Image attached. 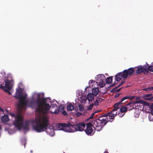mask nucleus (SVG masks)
<instances>
[{
    "label": "nucleus",
    "instance_id": "obj_1",
    "mask_svg": "<svg viewBox=\"0 0 153 153\" xmlns=\"http://www.w3.org/2000/svg\"><path fill=\"white\" fill-rule=\"evenodd\" d=\"M46 100V98L38 97L36 101L34 100L30 101H26V105L22 108L20 107L19 109L21 111L27 105L32 108H34L36 106L35 109L38 112L44 114H47L49 113L51 105L47 103Z\"/></svg>",
    "mask_w": 153,
    "mask_h": 153
},
{
    "label": "nucleus",
    "instance_id": "obj_2",
    "mask_svg": "<svg viewBox=\"0 0 153 153\" xmlns=\"http://www.w3.org/2000/svg\"><path fill=\"white\" fill-rule=\"evenodd\" d=\"M36 125L33 126V129L37 132L45 131L49 135L53 136L54 134V129L48 128L49 125L48 117L43 116L38 118L36 121Z\"/></svg>",
    "mask_w": 153,
    "mask_h": 153
},
{
    "label": "nucleus",
    "instance_id": "obj_3",
    "mask_svg": "<svg viewBox=\"0 0 153 153\" xmlns=\"http://www.w3.org/2000/svg\"><path fill=\"white\" fill-rule=\"evenodd\" d=\"M86 124L84 123H79L76 125H71L69 122L67 124L59 123L56 124L57 130H63L68 132H73L77 131H82L84 130Z\"/></svg>",
    "mask_w": 153,
    "mask_h": 153
},
{
    "label": "nucleus",
    "instance_id": "obj_4",
    "mask_svg": "<svg viewBox=\"0 0 153 153\" xmlns=\"http://www.w3.org/2000/svg\"><path fill=\"white\" fill-rule=\"evenodd\" d=\"M11 115L15 118V121L13 124L19 129L23 128L25 130H28L29 121H25L23 124V118L22 116L20 114H16L11 113Z\"/></svg>",
    "mask_w": 153,
    "mask_h": 153
},
{
    "label": "nucleus",
    "instance_id": "obj_5",
    "mask_svg": "<svg viewBox=\"0 0 153 153\" xmlns=\"http://www.w3.org/2000/svg\"><path fill=\"white\" fill-rule=\"evenodd\" d=\"M16 96L15 97L17 99H19V104L18 105V108H19L20 107H22L27 104L25 99L26 97L23 96L22 92L19 90L18 89L17 90L16 92Z\"/></svg>",
    "mask_w": 153,
    "mask_h": 153
},
{
    "label": "nucleus",
    "instance_id": "obj_6",
    "mask_svg": "<svg viewBox=\"0 0 153 153\" xmlns=\"http://www.w3.org/2000/svg\"><path fill=\"white\" fill-rule=\"evenodd\" d=\"M12 81L7 79L5 82L4 86H3L0 84V88L3 89L4 91L7 92L9 95H11V93L10 91L11 90L12 86Z\"/></svg>",
    "mask_w": 153,
    "mask_h": 153
},
{
    "label": "nucleus",
    "instance_id": "obj_7",
    "mask_svg": "<svg viewBox=\"0 0 153 153\" xmlns=\"http://www.w3.org/2000/svg\"><path fill=\"white\" fill-rule=\"evenodd\" d=\"M104 117L103 116V115L101 117H99L98 119L96 120L95 121V124H97V123L102 126H104L108 122V121L106 120V118H103Z\"/></svg>",
    "mask_w": 153,
    "mask_h": 153
},
{
    "label": "nucleus",
    "instance_id": "obj_8",
    "mask_svg": "<svg viewBox=\"0 0 153 153\" xmlns=\"http://www.w3.org/2000/svg\"><path fill=\"white\" fill-rule=\"evenodd\" d=\"M92 124L90 123H88L86 124V128L85 130V131L87 134L91 135L94 134L93 133V130L92 128Z\"/></svg>",
    "mask_w": 153,
    "mask_h": 153
},
{
    "label": "nucleus",
    "instance_id": "obj_9",
    "mask_svg": "<svg viewBox=\"0 0 153 153\" xmlns=\"http://www.w3.org/2000/svg\"><path fill=\"white\" fill-rule=\"evenodd\" d=\"M143 102L141 100H139L134 101L133 102H129L128 104L126 105L128 110H130L133 109L134 108V105L136 104L140 103H143Z\"/></svg>",
    "mask_w": 153,
    "mask_h": 153
},
{
    "label": "nucleus",
    "instance_id": "obj_10",
    "mask_svg": "<svg viewBox=\"0 0 153 153\" xmlns=\"http://www.w3.org/2000/svg\"><path fill=\"white\" fill-rule=\"evenodd\" d=\"M122 103L120 102V101L115 103L114 105V108L113 109L109 112H111V114L115 117L117 115V110L120 108V104Z\"/></svg>",
    "mask_w": 153,
    "mask_h": 153
},
{
    "label": "nucleus",
    "instance_id": "obj_11",
    "mask_svg": "<svg viewBox=\"0 0 153 153\" xmlns=\"http://www.w3.org/2000/svg\"><path fill=\"white\" fill-rule=\"evenodd\" d=\"M124 72V77L127 78L128 75H131L134 72V68H131L127 70L123 71Z\"/></svg>",
    "mask_w": 153,
    "mask_h": 153
},
{
    "label": "nucleus",
    "instance_id": "obj_12",
    "mask_svg": "<svg viewBox=\"0 0 153 153\" xmlns=\"http://www.w3.org/2000/svg\"><path fill=\"white\" fill-rule=\"evenodd\" d=\"M103 116L106 117L107 120L108 122H112L114 120L115 117L111 114V112H109L103 115Z\"/></svg>",
    "mask_w": 153,
    "mask_h": 153
},
{
    "label": "nucleus",
    "instance_id": "obj_13",
    "mask_svg": "<svg viewBox=\"0 0 153 153\" xmlns=\"http://www.w3.org/2000/svg\"><path fill=\"white\" fill-rule=\"evenodd\" d=\"M124 72L123 71V73L122 72H120L117 75L115 76V80L117 82H118L120 81V80H121L122 78H123L124 79H126V78H124Z\"/></svg>",
    "mask_w": 153,
    "mask_h": 153
},
{
    "label": "nucleus",
    "instance_id": "obj_14",
    "mask_svg": "<svg viewBox=\"0 0 153 153\" xmlns=\"http://www.w3.org/2000/svg\"><path fill=\"white\" fill-rule=\"evenodd\" d=\"M134 70H136V74H138L142 72H143V66H139L137 67H134Z\"/></svg>",
    "mask_w": 153,
    "mask_h": 153
},
{
    "label": "nucleus",
    "instance_id": "obj_15",
    "mask_svg": "<svg viewBox=\"0 0 153 153\" xmlns=\"http://www.w3.org/2000/svg\"><path fill=\"white\" fill-rule=\"evenodd\" d=\"M121 104H120V112L121 113H125L126 111H127L128 110V109L127 107V106L126 105L125 106H122L121 105Z\"/></svg>",
    "mask_w": 153,
    "mask_h": 153
},
{
    "label": "nucleus",
    "instance_id": "obj_16",
    "mask_svg": "<svg viewBox=\"0 0 153 153\" xmlns=\"http://www.w3.org/2000/svg\"><path fill=\"white\" fill-rule=\"evenodd\" d=\"M135 97L134 96H130L129 95H127L125 97H123L122 99L120 101V102H121V103H122V102L125 100H126V99H130L131 100H132L133 99L134 97Z\"/></svg>",
    "mask_w": 153,
    "mask_h": 153
},
{
    "label": "nucleus",
    "instance_id": "obj_17",
    "mask_svg": "<svg viewBox=\"0 0 153 153\" xmlns=\"http://www.w3.org/2000/svg\"><path fill=\"white\" fill-rule=\"evenodd\" d=\"M94 125L95 126L94 127L95 129L97 131H100L102 128V126L100 125L98 123H97V124H95V122L94 123Z\"/></svg>",
    "mask_w": 153,
    "mask_h": 153
},
{
    "label": "nucleus",
    "instance_id": "obj_18",
    "mask_svg": "<svg viewBox=\"0 0 153 153\" xmlns=\"http://www.w3.org/2000/svg\"><path fill=\"white\" fill-rule=\"evenodd\" d=\"M94 98V95L92 93H89L87 95V99L89 101H92Z\"/></svg>",
    "mask_w": 153,
    "mask_h": 153
},
{
    "label": "nucleus",
    "instance_id": "obj_19",
    "mask_svg": "<svg viewBox=\"0 0 153 153\" xmlns=\"http://www.w3.org/2000/svg\"><path fill=\"white\" fill-rule=\"evenodd\" d=\"M92 94L94 96H97L99 93V89L98 88H94L92 89Z\"/></svg>",
    "mask_w": 153,
    "mask_h": 153
},
{
    "label": "nucleus",
    "instance_id": "obj_20",
    "mask_svg": "<svg viewBox=\"0 0 153 153\" xmlns=\"http://www.w3.org/2000/svg\"><path fill=\"white\" fill-rule=\"evenodd\" d=\"M152 94H145L144 95V97H150L149 98H147L146 99L148 100H153V97H152Z\"/></svg>",
    "mask_w": 153,
    "mask_h": 153
},
{
    "label": "nucleus",
    "instance_id": "obj_21",
    "mask_svg": "<svg viewBox=\"0 0 153 153\" xmlns=\"http://www.w3.org/2000/svg\"><path fill=\"white\" fill-rule=\"evenodd\" d=\"M146 64L143 65V73H145V72H146V74H148L149 72L148 69L149 65L147 64L146 62Z\"/></svg>",
    "mask_w": 153,
    "mask_h": 153
},
{
    "label": "nucleus",
    "instance_id": "obj_22",
    "mask_svg": "<svg viewBox=\"0 0 153 153\" xmlns=\"http://www.w3.org/2000/svg\"><path fill=\"white\" fill-rule=\"evenodd\" d=\"M67 109L68 111H72L74 109V106L71 103H69L67 105Z\"/></svg>",
    "mask_w": 153,
    "mask_h": 153
},
{
    "label": "nucleus",
    "instance_id": "obj_23",
    "mask_svg": "<svg viewBox=\"0 0 153 153\" xmlns=\"http://www.w3.org/2000/svg\"><path fill=\"white\" fill-rule=\"evenodd\" d=\"M2 121L4 122H7L9 120L8 116L7 115H4L1 117Z\"/></svg>",
    "mask_w": 153,
    "mask_h": 153
},
{
    "label": "nucleus",
    "instance_id": "obj_24",
    "mask_svg": "<svg viewBox=\"0 0 153 153\" xmlns=\"http://www.w3.org/2000/svg\"><path fill=\"white\" fill-rule=\"evenodd\" d=\"M105 76L102 74H100L97 75L95 77V79L96 80H98L100 79V80L102 79V78L103 77H105Z\"/></svg>",
    "mask_w": 153,
    "mask_h": 153
},
{
    "label": "nucleus",
    "instance_id": "obj_25",
    "mask_svg": "<svg viewBox=\"0 0 153 153\" xmlns=\"http://www.w3.org/2000/svg\"><path fill=\"white\" fill-rule=\"evenodd\" d=\"M112 77H109L106 79V82L107 84H110L112 82Z\"/></svg>",
    "mask_w": 153,
    "mask_h": 153
},
{
    "label": "nucleus",
    "instance_id": "obj_26",
    "mask_svg": "<svg viewBox=\"0 0 153 153\" xmlns=\"http://www.w3.org/2000/svg\"><path fill=\"white\" fill-rule=\"evenodd\" d=\"M56 102H57L56 100H53L51 102V105L52 108H54L57 106Z\"/></svg>",
    "mask_w": 153,
    "mask_h": 153
},
{
    "label": "nucleus",
    "instance_id": "obj_27",
    "mask_svg": "<svg viewBox=\"0 0 153 153\" xmlns=\"http://www.w3.org/2000/svg\"><path fill=\"white\" fill-rule=\"evenodd\" d=\"M99 85L101 88L105 86V83L103 81L102 79H101V80H100V82L99 83Z\"/></svg>",
    "mask_w": 153,
    "mask_h": 153
},
{
    "label": "nucleus",
    "instance_id": "obj_28",
    "mask_svg": "<svg viewBox=\"0 0 153 153\" xmlns=\"http://www.w3.org/2000/svg\"><path fill=\"white\" fill-rule=\"evenodd\" d=\"M78 106L79 108V111H80L82 112L84 110V107L82 104H79Z\"/></svg>",
    "mask_w": 153,
    "mask_h": 153
},
{
    "label": "nucleus",
    "instance_id": "obj_29",
    "mask_svg": "<svg viewBox=\"0 0 153 153\" xmlns=\"http://www.w3.org/2000/svg\"><path fill=\"white\" fill-rule=\"evenodd\" d=\"M80 98L81 99V102H85L87 99L85 97L83 96L80 97Z\"/></svg>",
    "mask_w": 153,
    "mask_h": 153
},
{
    "label": "nucleus",
    "instance_id": "obj_30",
    "mask_svg": "<svg viewBox=\"0 0 153 153\" xmlns=\"http://www.w3.org/2000/svg\"><path fill=\"white\" fill-rule=\"evenodd\" d=\"M143 90L146 91H149L151 90H153V87H150L147 88H144Z\"/></svg>",
    "mask_w": 153,
    "mask_h": 153
},
{
    "label": "nucleus",
    "instance_id": "obj_31",
    "mask_svg": "<svg viewBox=\"0 0 153 153\" xmlns=\"http://www.w3.org/2000/svg\"><path fill=\"white\" fill-rule=\"evenodd\" d=\"M153 106H152V104L150 106V108L151 109L150 114H151L153 115Z\"/></svg>",
    "mask_w": 153,
    "mask_h": 153
},
{
    "label": "nucleus",
    "instance_id": "obj_32",
    "mask_svg": "<svg viewBox=\"0 0 153 153\" xmlns=\"http://www.w3.org/2000/svg\"><path fill=\"white\" fill-rule=\"evenodd\" d=\"M149 118L150 121H153V115L149 114Z\"/></svg>",
    "mask_w": 153,
    "mask_h": 153
},
{
    "label": "nucleus",
    "instance_id": "obj_33",
    "mask_svg": "<svg viewBox=\"0 0 153 153\" xmlns=\"http://www.w3.org/2000/svg\"><path fill=\"white\" fill-rule=\"evenodd\" d=\"M148 71L153 72V66L149 65Z\"/></svg>",
    "mask_w": 153,
    "mask_h": 153
},
{
    "label": "nucleus",
    "instance_id": "obj_34",
    "mask_svg": "<svg viewBox=\"0 0 153 153\" xmlns=\"http://www.w3.org/2000/svg\"><path fill=\"white\" fill-rule=\"evenodd\" d=\"M99 112V111H96L94 113H93L92 114H91V115L89 117V119H92L94 117V115L95 114V113H97V112Z\"/></svg>",
    "mask_w": 153,
    "mask_h": 153
},
{
    "label": "nucleus",
    "instance_id": "obj_35",
    "mask_svg": "<svg viewBox=\"0 0 153 153\" xmlns=\"http://www.w3.org/2000/svg\"><path fill=\"white\" fill-rule=\"evenodd\" d=\"M94 105V104L92 103L89 106V107L88 108V109L90 110H91L92 109Z\"/></svg>",
    "mask_w": 153,
    "mask_h": 153
},
{
    "label": "nucleus",
    "instance_id": "obj_36",
    "mask_svg": "<svg viewBox=\"0 0 153 153\" xmlns=\"http://www.w3.org/2000/svg\"><path fill=\"white\" fill-rule=\"evenodd\" d=\"M94 105H95V106H97L99 105V103L98 101V100H96V101L94 102Z\"/></svg>",
    "mask_w": 153,
    "mask_h": 153
},
{
    "label": "nucleus",
    "instance_id": "obj_37",
    "mask_svg": "<svg viewBox=\"0 0 153 153\" xmlns=\"http://www.w3.org/2000/svg\"><path fill=\"white\" fill-rule=\"evenodd\" d=\"M64 109V108L63 106L61 105L59 106V110H63Z\"/></svg>",
    "mask_w": 153,
    "mask_h": 153
},
{
    "label": "nucleus",
    "instance_id": "obj_38",
    "mask_svg": "<svg viewBox=\"0 0 153 153\" xmlns=\"http://www.w3.org/2000/svg\"><path fill=\"white\" fill-rule=\"evenodd\" d=\"M95 82V81H94L93 80H90L89 81L88 83L89 84V85H90L91 84H92L93 82Z\"/></svg>",
    "mask_w": 153,
    "mask_h": 153
},
{
    "label": "nucleus",
    "instance_id": "obj_39",
    "mask_svg": "<svg viewBox=\"0 0 153 153\" xmlns=\"http://www.w3.org/2000/svg\"><path fill=\"white\" fill-rule=\"evenodd\" d=\"M118 114L120 117H122L124 115L125 113L121 114L119 113Z\"/></svg>",
    "mask_w": 153,
    "mask_h": 153
},
{
    "label": "nucleus",
    "instance_id": "obj_40",
    "mask_svg": "<svg viewBox=\"0 0 153 153\" xmlns=\"http://www.w3.org/2000/svg\"><path fill=\"white\" fill-rule=\"evenodd\" d=\"M81 114H82V113H81L77 112L76 113V115L77 116H80L81 115Z\"/></svg>",
    "mask_w": 153,
    "mask_h": 153
},
{
    "label": "nucleus",
    "instance_id": "obj_41",
    "mask_svg": "<svg viewBox=\"0 0 153 153\" xmlns=\"http://www.w3.org/2000/svg\"><path fill=\"white\" fill-rule=\"evenodd\" d=\"M120 86H121V85H120V84L119 85L117 86L114 89H112L111 90V92H112L113 91H114V89L119 87Z\"/></svg>",
    "mask_w": 153,
    "mask_h": 153
},
{
    "label": "nucleus",
    "instance_id": "obj_42",
    "mask_svg": "<svg viewBox=\"0 0 153 153\" xmlns=\"http://www.w3.org/2000/svg\"><path fill=\"white\" fill-rule=\"evenodd\" d=\"M62 114L65 116L67 115V113L65 111H63Z\"/></svg>",
    "mask_w": 153,
    "mask_h": 153
},
{
    "label": "nucleus",
    "instance_id": "obj_43",
    "mask_svg": "<svg viewBox=\"0 0 153 153\" xmlns=\"http://www.w3.org/2000/svg\"><path fill=\"white\" fill-rule=\"evenodd\" d=\"M59 111H55L53 113L55 114H58L59 113Z\"/></svg>",
    "mask_w": 153,
    "mask_h": 153
},
{
    "label": "nucleus",
    "instance_id": "obj_44",
    "mask_svg": "<svg viewBox=\"0 0 153 153\" xmlns=\"http://www.w3.org/2000/svg\"><path fill=\"white\" fill-rule=\"evenodd\" d=\"M125 82V81H122V82L119 84L121 86Z\"/></svg>",
    "mask_w": 153,
    "mask_h": 153
},
{
    "label": "nucleus",
    "instance_id": "obj_45",
    "mask_svg": "<svg viewBox=\"0 0 153 153\" xmlns=\"http://www.w3.org/2000/svg\"><path fill=\"white\" fill-rule=\"evenodd\" d=\"M120 95V94H116L115 95V98H116V97H118Z\"/></svg>",
    "mask_w": 153,
    "mask_h": 153
},
{
    "label": "nucleus",
    "instance_id": "obj_46",
    "mask_svg": "<svg viewBox=\"0 0 153 153\" xmlns=\"http://www.w3.org/2000/svg\"><path fill=\"white\" fill-rule=\"evenodd\" d=\"M98 100L102 102L103 100V99H102L101 98H98Z\"/></svg>",
    "mask_w": 153,
    "mask_h": 153
},
{
    "label": "nucleus",
    "instance_id": "obj_47",
    "mask_svg": "<svg viewBox=\"0 0 153 153\" xmlns=\"http://www.w3.org/2000/svg\"><path fill=\"white\" fill-rule=\"evenodd\" d=\"M116 84L115 83H113L111 85V87H113V86H114L115 85H116Z\"/></svg>",
    "mask_w": 153,
    "mask_h": 153
},
{
    "label": "nucleus",
    "instance_id": "obj_48",
    "mask_svg": "<svg viewBox=\"0 0 153 153\" xmlns=\"http://www.w3.org/2000/svg\"><path fill=\"white\" fill-rule=\"evenodd\" d=\"M0 111L3 112H4V110L0 106Z\"/></svg>",
    "mask_w": 153,
    "mask_h": 153
},
{
    "label": "nucleus",
    "instance_id": "obj_49",
    "mask_svg": "<svg viewBox=\"0 0 153 153\" xmlns=\"http://www.w3.org/2000/svg\"><path fill=\"white\" fill-rule=\"evenodd\" d=\"M121 89V88H119L118 89L116 90L115 91H116L117 92H119L120 91Z\"/></svg>",
    "mask_w": 153,
    "mask_h": 153
},
{
    "label": "nucleus",
    "instance_id": "obj_50",
    "mask_svg": "<svg viewBox=\"0 0 153 153\" xmlns=\"http://www.w3.org/2000/svg\"><path fill=\"white\" fill-rule=\"evenodd\" d=\"M144 102V104H146V105H148L149 104V103L146 102Z\"/></svg>",
    "mask_w": 153,
    "mask_h": 153
},
{
    "label": "nucleus",
    "instance_id": "obj_51",
    "mask_svg": "<svg viewBox=\"0 0 153 153\" xmlns=\"http://www.w3.org/2000/svg\"><path fill=\"white\" fill-rule=\"evenodd\" d=\"M1 129H2L1 127V125H0V130H1Z\"/></svg>",
    "mask_w": 153,
    "mask_h": 153
},
{
    "label": "nucleus",
    "instance_id": "obj_52",
    "mask_svg": "<svg viewBox=\"0 0 153 153\" xmlns=\"http://www.w3.org/2000/svg\"><path fill=\"white\" fill-rule=\"evenodd\" d=\"M104 153H108V152L107 151H105L104 152Z\"/></svg>",
    "mask_w": 153,
    "mask_h": 153
},
{
    "label": "nucleus",
    "instance_id": "obj_53",
    "mask_svg": "<svg viewBox=\"0 0 153 153\" xmlns=\"http://www.w3.org/2000/svg\"><path fill=\"white\" fill-rule=\"evenodd\" d=\"M139 99V97H137L136 98V100H138Z\"/></svg>",
    "mask_w": 153,
    "mask_h": 153
},
{
    "label": "nucleus",
    "instance_id": "obj_54",
    "mask_svg": "<svg viewBox=\"0 0 153 153\" xmlns=\"http://www.w3.org/2000/svg\"><path fill=\"white\" fill-rule=\"evenodd\" d=\"M151 66H153V62L152 63V65Z\"/></svg>",
    "mask_w": 153,
    "mask_h": 153
},
{
    "label": "nucleus",
    "instance_id": "obj_55",
    "mask_svg": "<svg viewBox=\"0 0 153 153\" xmlns=\"http://www.w3.org/2000/svg\"><path fill=\"white\" fill-rule=\"evenodd\" d=\"M25 145H24L25 147Z\"/></svg>",
    "mask_w": 153,
    "mask_h": 153
}]
</instances>
